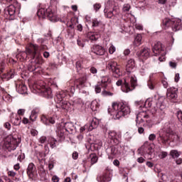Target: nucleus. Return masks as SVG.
Returning <instances> with one entry per match:
<instances>
[{"label":"nucleus","instance_id":"nucleus-1","mask_svg":"<svg viewBox=\"0 0 182 182\" xmlns=\"http://www.w3.org/2000/svg\"><path fill=\"white\" fill-rule=\"evenodd\" d=\"M37 43L39 46L38 44H29L26 48V51L21 52L16 55L17 60L25 62L28 58H31V59L34 60V63L36 65H43L45 60H43L41 53L48 49V40L41 38L37 40Z\"/></svg>","mask_w":182,"mask_h":182},{"label":"nucleus","instance_id":"nucleus-2","mask_svg":"<svg viewBox=\"0 0 182 182\" xmlns=\"http://www.w3.org/2000/svg\"><path fill=\"white\" fill-rule=\"evenodd\" d=\"M104 14L105 18L112 19L114 23H117L122 28L124 27V22L127 18L123 16L120 11V7L114 0H108L105 2Z\"/></svg>","mask_w":182,"mask_h":182},{"label":"nucleus","instance_id":"nucleus-3","mask_svg":"<svg viewBox=\"0 0 182 182\" xmlns=\"http://www.w3.org/2000/svg\"><path fill=\"white\" fill-rule=\"evenodd\" d=\"M112 107L111 112L109 111V113H110L111 116H113L115 120L126 117L131 113L130 105L126 102H112Z\"/></svg>","mask_w":182,"mask_h":182},{"label":"nucleus","instance_id":"nucleus-4","mask_svg":"<svg viewBox=\"0 0 182 182\" xmlns=\"http://www.w3.org/2000/svg\"><path fill=\"white\" fill-rule=\"evenodd\" d=\"M37 15L40 19H45V18H48L49 21H50V22H58V21H60V22H63V23L69 22L68 15H65L63 18H59V17H58L56 11H52V9L50 8H40L37 11Z\"/></svg>","mask_w":182,"mask_h":182},{"label":"nucleus","instance_id":"nucleus-5","mask_svg":"<svg viewBox=\"0 0 182 182\" xmlns=\"http://www.w3.org/2000/svg\"><path fill=\"white\" fill-rule=\"evenodd\" d=\"M158 143L159 144H163L164 146H166V144L168 143V140L173 141V143L180 141V136L172 132L171 130L167 129V128H166V125L158 132Z\"/></svg>","mask_w":182,"mask_h":182},{"label":"nucleus","instance_id":"nucleus-6","mask_svg":"<svg viewBox=\"0 0 182 182\" xmlns=\"http://www.w3.org/2000/svg\"><path fill=\"white\" fill-rule=\"evenodd\" d=\"M117 86H122L121 90L124 93H129L134 90L136 86H137V78L135 75H127L124 80H119L117 83Z\"/></svg>","mask_w":182,"mask_h":182},{"label":"nucleus","instance_id":"nucleus-7","mask_svg":"<svg viewBox=\"0 0 182 182\" xmlns=\"http://www.w3.org/2000/svg\"><path fill=\"white\" fill-rule=\"evenodd\" d=\"M144 107H154L155 112L161 113L164 112L166 109V105L164 104V97H160L159 95H155L154 97L148 98L144 105Z\"/></svg>","mask_w":182,"mask_h":182},{"label":"nucleus","instance_id":"nucleus-8","mask_svg":"<svg viewBox=\"0 0 182 182\" xmlns=\"http://www.w3.org/2000/svg\"><path fill=\"white\" fill-rule=\"evenodd\" d=\"M19 143H21V138H16L12 135H9L1 141L0 149L7 151H14L16 150V147L19 146Z\"/></svg>","mask_w":182,"mask_h":182},{"label":"nucleus","instance_id":"nucleus-9","mask_svg":"<svg viewBox=\"0 0 182 182\" xmlns=\"http://www.w3.org/2000/svg\"><path fill=\"white\" fill-rule=\"evenodd\" d=\"M31 91L33 93H41V95L46 99H52L53 97V93H52V89L46 86L42 81L34 83L31 87Z\"/></svg>","mask_w":182,"mask_h":182},{"label":"nucleus","instance_id":"nucleus-10","mask_svg":"<svg viewBox=\"0 0 182 182\" xmlns=\"http://www.w3.org/2000/svg\"><path fill=\"white\" fill-rule=\"evenodd\" d=\"M73 81H70V82L68 84V85H69L68 88L57 93L55 97V102L57 105L63 102L65 100L63 99H65L68 95H69V96H73V94L75 93V86L73 85Z\"/></svg>","mask_w":182,"mask_h":182},{"label":"nucleus","instance_id":"nucleus-11","mask_svg":"<svg viewBox=\"0 0 182 182\" xmlns=\"http://www.w3.org/2000/svg\"><path fill=\"white\" fill-rule=\"evenodd\" d=\"M21 9V4L18 2H14L13 4L4 9V16L6 19L14 21L15 19V14L19 12Z\"/></svg>","mask_w":182,"mask_h":182},{"label":"nucleus","instance_id":"nucleus-12","mask_svg":"<svg viewBox=\"0 0 182 182\" xmlns=\"http://www.w3.org/2000/svg\"><path fill=\"white\" fill-rule=\"evenodd\" d=\"M162 23L165 29L168 28V26H171L173 32H177V31H180V29L182 28L181 19L180 18H164Z\"/></svg>","mask_w":182,"mask_h":182},{"label":"nucleus","instance_id":"nucleus-13","mask_svg":"<svg viewBox=\"0 0 182 182\" xmlns=\"http://www.w3.org/2000/svg\"><path fill=\"white\" fill-rule=\"evenodd\" d=\"M107 69L112 72L113 77H120L122 76V72L119 68V65L115 61H109L107 65Z\"/></svg>","mask_w":182,"mask_h":182},{"label":"nucleus","instance_id":"nucleus-14","mask_svg":"<svg viewBox=\"0 0 182 182\" xmlns=\"http://www.w3.org/2000/svg\"><path fill=\"white\" fill-rule=\"evenodd\" d=\"M112 174H113V170L107 168L104 172L100 174L97 180L98 182H109L112 181Z\"/></svg>","mask_w":182,"mask_h":182},{"label":"nucleus","instance_id":"nucleus-15","mask_svg":"<svg viewBox=\"0 0 182 182\" xmlns=\"http://www.w3.org/2000/svg\"><path fill=\"white\" fill-rule=\"evenodd\" d=\"M56 120H59V114H55V112L53 114V116L49 119L46 115H41V122L46 124V126H49V124H55L56 123Z\"/></svg>","mask_w":182,"mask_h":182},{"label":"nucleus","instance_id":"nucleus-16","mask_svg":"<svg viewBox=\"0 0 182 182\" xmlns=\"http://www.w3.org/2000/svg\"><path fill=\"white\" fill-rule=\"evenodd\" d=\"M127 76H134L132 74L134 70H136V61L134 59L131 58L127 60L126 65Z\"/></svg>","mask_w":182,"mask_h":182},{"label":"nucleus","instance_id":"nucleus-17","mask_svg":"<svg viewBox=\"0 0 182 182\" xmlns=\"http://www.w3.org/2000/svg\"><path fill=\"white\" fill-rule=\"evenodd\" d=\"M152 50L155 55H166V48L160 42L155 43L152 48Z\"/></svg>","mask_w":182,"mask_h":182},{"label":"nucleus","instance_id":"nucleus-18","mask_svg":"<svg viewBox=\"0 0 182 182\" xmlns=\"http://www.w3.org/2000/svg\"><path fill=\"white\" fill-rule=\"evenodd\" d=\"M70 106H72V104L66 100H64L62 102H60L58 105H56L53 108V112L57 114L56 112H60V107L63 110H69V109H70Z\"/></svg>","mask_w":182,"mask_h":182},{"label":"nucleus","instance_id":"nucleus-19","mask_svg":"<svg viewBox=\"0 0 182 182\" xmlns=\"http://www.w3.org/2000/svg\"><path fill=\"white\" fill-rule=\"evenodd\" d=\"M58 124H60V127L65 130V132L70 133V134H72L76 132V127H75V124H73V122H61Z\"/></svg>","mask_w":182,"mask_h":182},{"label":"nucleus","instance_id":"nucleus-20","mask_svg":"<svg viewBox=\"0 0 182 182\" xmlns=\"http://www.w3.org/2000/svg\"><path fill=\"white\" fill-rule=\"evenodd\" d=\"M16 90L20 95H24L25 96L28 95V87L21 81L16 83Z\"/></svg>","mask_w":182,"mask_h":182},{"label":"nucleus","instance_id":"nucleus-21","mask_svg":"<svg viewBox=\"0 0 182 182\" xmlns=\"http://www.w3.org/2000/svg\"><path fill=\"white\" fill-rule=\"evenodd\" d=\"M141 150H143L145 156H148V159H151V154H153V146H151V144H149L148 142L144 143L141 147Z\"/></svg>","mask_w":182,"mask_h":182},{"label":"nucleus","instance_id":"nucleus-22","mask_svg":"<svg viewBox=\"0 0 182 182\" xmlns=\"http://www.w3.org/2000/svg\"><path fill=\"white\" fill-rule=\"evenodd\" d=\"M160 120H156V118L150 119L149 118L146 119L144 122H142V126L145 127V129H151L154 124H159L160 123Z\"/></svg>","mask_w":182,"mask_h":182},{"label":"nucleus","instance_id":"nucleus-23","mask_svg":"<svg viewBox=\"0 0 182 182\" xmlns=\"http://www.w3.org/2000/svg\"><path fill=\"white\" fill-rule=\"evenodd\" d=\"M108 137L113 141L114 144H119L121 141L122 135L114 131H109Z\"/></svg>","mask_w":182,"mask_h":182},{"label":"nucleus","instance_id":"nucleus-24","mask_svg":"<svg viewBox=\"0 0 182 182\" xmlns=\"http://www.w3.org/2000/svg\"><path fill=\"white\" fill-rule=\"evenodd\" d=\"M28 70L36 75H41V73H42V68L39 65H36L35 63H29L28 65Z\"/></svg>","mask_w":182,"mask_h":182},{"label":"nucleus","instance_id":"nucleus-25","mask_svg":"<svg viewBox=\"0 0 182 182\" xmlns=\"http://www.w3.org/2000/svg\"><path fill=\"white\" fill-rule=\"evenodd\" d=\"M178 91V89L171 87L169 89H168V92L166 94L167 98L169 99V100H176L177 97H178V95H177V92Z\"/></svg>","mask_w":182,"mask_h":182},{"label":"nucleus","instance_id":"nucleus-26","mask_svg":"<svg viewBox=\"0 0 182 182\" xmlns=\"http://www.w3.org/2000/svg\"><path fill=\"white\" fill-rule=\"evenodd\" d=\"M92 52L100 56H103L106 53V49L100 45H95L92 47Z\"/></svg>","mask_w":182,"mask_h":182},{"label":"nucleus","instance_id":"nucleus-27","mask_svg":"<svg viewBox=\"0 0 182 182\" xmlns=\"http://www.w3.org/2000/svg\"><path fill=\"white\" fill-rule=\"evenodd\" d=\"M150 48L145 47L141 51H138L136 55L139 58H143L144 60H146V59H149V58H150Z\"/></svg>","mask_w":182,"mask_h":182},{"label":"nucleus","instance_id":"nucleus-28","mask_svg":"<svg viewBox=\"0 0 182 182\" xmlns=\"http://www.w3.org/2000/svg\"><path fill=\"white\" fill-rule=\"evenodd\" d=\"M26 173L29 178H31V180H35L36 174H35V164H33V163H31L28 164Z\"/></svg>","mask_w":182,"mask_h":182},{"label":"nucleus","instance_id":"nucleus-29","mask_svg":"<svg viewBox=\"0 0 182 182\" xmlns=\"http://www.w3.org/2000/svg\"><path fill=\"white\" fill-rule=\"evenodd\" d=\"M149 114H147V112H146V111L139 112L136 117V124L144 122V120H146V119H149Z\"/></svg>","mask_w":182,"mask_h":182},{"label":"nucleus","instance_id":"nucleus-30","mask_svg":"<svg viewBox=\"0 0 182 182\" xmlns=\"http://www.w3.org/2000/svg\"><path fill=\"white\" fill-rule=\"evenodd\" d=\"M72 106L77 110H82L83 109V106H85V102H83L82 99L76 98L73 101Z\"/></svg>","mask_w":182,"mask_h":182},{"label":"nucleus","instance_id":"nucleus-31","mask_svg":"<svg viewBox=\"0 0 182 182\" xmlns=\"http://www.w3.org/2000/svg\"><path fill=\"white\" fill-rule=\"evenodd\" d=\"M89 77H90V74L85 75V76L80 77L79 80L75 81V85H76L77 87H79V85L81 87L86 86V82L89 80Z\"/></svg>","mask_w":182,"mask_h":182},{"label":"nucleus","instance_id":"nucleus-32","mask_svg":"<svg viewBox=\"0 0 182 182\" xmlns=\"http://www.w3.org/2000/svg\"><path fill=\"white\" fill-rule=\"evenodd\" d=\"M0 96L2 97L4 102L6 103H11L12 102V97L9 94L5 92V89L0 87Z\"/></svg>","mask_w":182,"mask_h":182},{"label":"nucleus","instance_id":"nucleus-33","mask_svg":"<svg viewBox=\"0 0 182 182\" xmlns=\"http://www.w3.org/2000/svg\"><path fill=\"white\" fill-rule=\"evenodd\" d=\"M110 82H112L110 77L105 75L101 77V81L98 82V85H100L101 87H104V89H106L107 87V85L110 84Z\"/></svg>","mask_w":182,"mask_h":182},{"label":"nucleus","instance_id":"nucleus-34","mask_svg":"<svg viewBox=\"0 0 182 182\" xmlns=\"http://www.w3.org/2000/svg\"><path fill=\"white\" fill-rule=\"evenodd\" d=\"M57 136L59 137L58 141H63L65 140V129L58 124L57 125Z\"/></svg>","mask_w":182,"mask_h":182},{"label":"nucleus","instance_id":"nucleus-35","mask_svg":"<svg viewBox=\"0 0 182 182\" xmlns=\"http://www.w3.org/2000/svg\"><path fill=\"white\" fill-rule=\"evenodd\" d=\"M107 153L109 156V159H114L117 155V149L114 146H111L107 149Z\"/></svg>","mask_w":182,"mask_h":182},{"label":"nucleus","instance_id":"nucleus-36","mask_svg":"<svg viewBox=\"0 0 182 182\" xmlns=\"http://www.w3.org/2000/svg\"><path fill=\"white\" fill-rule=\"evenodd\" d=\"M99 126V119L93 118L90 124H88V132H92Z\"/></svg>","mask_w":182,"mask_h":182},{"label":"nucleus","instance_id":"nucleus-37","mask_svg":"<svg viewBox=\"0 0 182 182\" xmlns=\"http://www.w3.org/2000/svg\"><path fill=\"white\" fill-rule=\"evenodd\" d=\"M14 76H15V71H14V70H11L7 73L3 74L1 75V79H3L4 80H9V79H13Z\"/></svg>","mask_w":182,"mask_h":182},{"label":"nucleus","instance_id":"nucleus-38","mask_svg":"<svg viewBox=\"0 0 182 182\" xmlns=\"http://www.w3.org/2000/svg\"><path fill=\"white\" fill-rule=\"evenodd\" d=\"M102 145V141H98L97 142L92 143L90 145V149L91 151H96L99 150V149H101Z\"/></svg>","mask_w":182,"mask_h":182},{"label":"nucleus","instance_id":"nucleus-39","mask_svg":"<svg viewBox=\"0 0 182 182\" xmlns=\"http://www.w3.org/2000/svg\"><path fill=\"white\" fill-rule=\"evenodd\" d=\"M87 38L90 41H97L100 38V34L97 32H90L87 34Z\"/></svg>","mask_w":182,"mask_h":182},{"label":"nucleus","instance_id":"nucleus-40","mask_svg":"<svg viewBox=\"0 0 182 182\" xmlns=\"http://www.w3.org/2000/svg\"><path fill=\"white\" fill-rule=\"evenodd\" d=\"M97 160L98 158L96 154H91L88 158V161H91V164H95V163H97Z\"/></svg>","mask_w":182,"mask_h":182},{"label":"nucleus","instance_id":"nucleus-41","mask_svg":"<svg viewBox=\"0 0 182 182\" xmlns=\"http://www.w3.org/2000/svg\"><path fill=\"white\" fill-rule=\"evenodd\" d=\"M158 177L162 180V181H168L169 178L168 176L166 173H163V172H158Z\"/></svg>","mask_w":182,"mask_h":182},{"label":"nucleus","instance_id":"nucleus-42","mask_svg":"<svg viewBox=\"0 0 182 182\" xmlns=\"http://www.w3.org/2000/svg\"><path fill=\"white\" fill-rule=\"evenodd\" d=\"M90 108L92 110V112H96V110L99 109V102H97V100H93L91 102Z\"/></svg>","mask_w":182,"mask_h":182},{"label":"nucleus","instance_id":"nucleus-43","mask_svg":"<svg viewBox=\"0 0 182 182\" xmlns=\"http://www.w3.org/2000/svg\"><path fill=\"white\" fill-rule=\"evenodd\" d=\"M102 25H103V23H102V21L99 20L98 18H94L92 20V28L102 26Z\"/></svg>","mask_w":182,"mask_h":182},{"label":"nucleus","instance_id":"nucleus-44","mask_svg":"<svg viewBox=\"0 0 182 182\" xmlns=\"http://www.w3.org/2000/svg\"><path fill=\"white\" fill-rule=\"evenodd\" d=\"M180 154H181V152H178L177 150H171L170 151V156H171L173 159H178V157H180Z\"/></svg>","mask_w":182,"mask_h":182},{"label":"nucleus","instance_id":"nucleus-45","mask_svg":"<svg viewBox=\"0 0 182 182\" xmlns=\"http://www.w3.org/2000/svg\"><path fill=\"white\" fill-rule=\"evenodd\" d=\"M134 43L135 46H140V45H141V35L138 34L135 37V40H134Z\"/></svg>","mask_w":182,"mask_h":182},{"label":"nucleus","instance_id":"nucleus-46","mask_svg":"<svg viewBox=\"0 0 182 182\" xmlns=\"http://www.w3.org/2000/svg\"><path fill=\"white\" fill-rule=\"evenodd\" d=\"M11 120L14 126H19V124H21V117H17L16 118H12Z\"/></svg>","mask_w":182,"mask_h":182},{"label":"nucleus","instance_id":"nucleus-47","mask_svg":"<svg viewBox=\"0 0 182 182\" xmlns=\"http://www.w3.org/2000/svg\"><path fill=\"white\" fill-rule=\"evenodd\" d=\"M56 143H58V140L55 139V138L50 139V142H49L50 147H51L52 149H55Z\"/></svg>","mask_w":182,"mask_h":182},{"label":"nucleus","instance_id":"nucleus-48","mask_svg":"<svg viewBox=\"0 0 182 182\" xmlns=\"http://www.w3.org/2000/svg\"><path fill=\"white\" fill-rule=\"evenodd\" d=\"M82 63H83L82 60H78L76 62L77 72H80V70H82V68H83V66L82 65Z\"/></svg>","mask_w":182,"mask_h":182},{"label":"nucleus","instance_id":"nucleus-49","mask_svg":"<svg viewBox=\"0 0 182 182\" xmlns=\"http://www.w3.org/2000/svg\"><path fill=\"white\" fill-rule=\"evenodd\" d=\"M147 86L150 90H154V87H156V85H154V82H153L151 80H149L147 82Z\"/></svg>","mask_w":182,"mask_h":182},{"label":"nucleus","instance_id":"nucleus-50","mask_svg":"<svg viewBox=\"0 0 182 182\" xmlns=\"http://www.w3.org/2000/svg\"><path fill=\"white\" fill-rule=\"evenodd\" d=\"M130 4H125L123 5L122 6V12L123 13H126V12H129L130 11Z\"/></svg>","mask_w":182,"mask_h":182},{"label":"nucleus","instance_id":"nucleus-51","mask_svg":"<svg viewBox=\"0 0 182 182\" xmlns=\"http://www.w3.org/2000/svg\"><path fill=\"white\" fill-rule=\"evenodd\" d=\"M114 52H116V47H114L113 44L110 43L109 48V53H110V55H113Z\"/></svg>","mask_w":182,"mask_h":182},{"label":"nucleus","instance_id":"nucleus-52","mask_svg":"<svg viewBox=\"0 0 182 182\" xmlns=\"http://www.w3.org/2000/svg\"><path fill=\"white\" fill-rule=\"evenodd\" d=\"M124 137L125 140H127V141L132 140V137H133V135L130 134V132H126L124 135Z\"/></svg>","mask_w":182,"mask_h":182},{"label":"nucleus","instance_id":"nucleus-53","mask_svg":"<svg viewBox=\"0 0 182 182\" xmlns=\"http://www.w3.org/2000/svg\"><path fill=\"white\" fill-rule=\"evenodd\" d=\"M102 96H113V92H111L109 91H107V90H103L101 93Z\"/></svg>","mask_w":182,"mask_h":182},{"label":"nucleus","instance_id":"nucleus-54","mask_svg":"<svg viewBox=\"0 0 182 182\" xmlns=\"http://www.w3.org/2000/svg\"><path fill=\"white\" fill-rule=\"evenodd\" d=\"M166 156H168V154L166 151H161L159 154V159H166Z\"/></svg>","mask_w":182,"mask_h":182},{"label":"nucleus","instance_id":"nucleus-55","mask_svg":"<svg viewBox=\"0 0 182 182\" xmlns=\"http://www.w3.org/2000/svg\"><path fill=\"white\" fill-rule=\"evenodd\" d=\"M176 116H177L178 120H179V122L182 123V111L181 110L178 111Z\"/></svg>","mask_w":182,"mask_h":182},{"label":"nucleus","instance_id":"nucleus-56","mask_svg":"<svg viewBox=\"0 0 182 182\" xmlns=\"http://www.w3.org/2000/svg\"><path fill=\"white\" fill-rule=\"evenodd\" d=\"M93 8H94V11H95V12H97L100 8H102V5H100V4H95L93 5Z\"/></svg>","mask_w":182,"mask_h":182},{"label":"nucleus","instance_id":"nucleus-57","mask_svg":"<svg viewBox=\"0 0 182 182\" xmlns=\"http://www.w3.org/2000/svg\"><path fill=\"white\" fill-rule=\"evenodd\" d=\"M46 140H47L46 136H41V137L39 138L38 141H39V143H41V144H44V143L46 142Z\"/></svg>","mask_w":182,"mask_h":182},{"label":"nucleus","instance_id":"nucleus-58","mask_svg":"<svg viewBox=\"0 0 182 182\" xmlns=\"http://www.w3.org/2000/svg\"><path fill=\"white\" fill-rule=\"evenodd\" d=\"M100 84H98L97 85H95V93H100L102 92V88L100 87Z\"/></svg>","mask_w":182,"mask_h":182},{"label":"nucleus","instance_id":"nucleus-59","mask_svg":"<svg viewBox=\"0 0 182 182\" xmlns=\"http://www.w3.org/2000/svg\"><path fill=\"white\" fill-rule=\"evenodd\" d=\"M156 134H149V141H154V140H156Z\"/></svg>","mask_w":182,"mask_h":182},{"label":"nucleus","instance_id":"nucleus-60","mask_svg":"<svg viewBox=\"0 0 182 182\" xmlns=\"http://www.w3.org/2000/svg\"><path fill=\"white\" fill-rule=\"evenodd\" d=\"M87 129L89 131V125L85 124L84 127H82L80 129V133H83V132H85V130Z\"/></svg>","mask_w":182,"mask_h":182},{"label":"nucleus","instance_id":"nucleus-61","mask_svg":"<svg viewBox=\"0 0 182 182\" xmlns=\"http://www.w3.org/2000/svg\"><path fill=\"white\" fill-rule=\"evenodd\" d=\"M135 29H137L138 31H143V25L140 23L135 24Z\"/></svg>","mask_w":182,"mask_h":182},{"label":"nucleus","instance_id":"nucleus-62","mask_svg":"<svg viewBox=\"0 0 182 182\" xmlns=\"http://www.w3.org/2000/svg\"><path fill=\"white\" fill-rule=\"evenodd\" d=\"M38 131L36 130V129H31V134L32 135V136H38Z\"/></svg>","mask_w":182,"mask_h":182},{"label":"nucleus","instance_id":"nucleus-63","mask_svg":"<svg viewBox=\"0 0 182 182\" xmlns=\"http://www.w3.org/2000/svg\"><path fill=\"white\" fill-rule=\"evenodd\" d=\"M59 180H60V178H59V177H58V176H56V175H54L52 177V181H53V182H59Z\"/></svg>","mask_w":182,"mask_h":182},{"label":"nucleus","instance_id":"nucleus-64","mask_svg":"<svg viewBox=\"0 0 182 182\" xmlns=\"http://www.w3.org/2000/svg\"><path fill=\"white\" fill-rule=\"evenodd\" d=\"M138 133L139 134H144V128L140 127L138 128Z\"/></svg>","mask_w":182,"mask_h":182}]
</instances>
